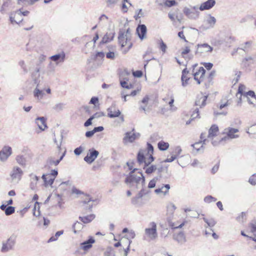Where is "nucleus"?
<instances>
[{
    "label": "nucleus",
    "instance_id": "nucleus-1",
    "mask_svg": "<svg viewBox=\"0 0 256 256\" xmlns=\"http://www.w3.org/2000/svg\"><path fill=\"white\" fill-rule=\"evenodd\" d=\"M134 162L133 161H128L124 168H128L130 172L125 180V183L130 188L136 186V188H142L144 184V178L141 172H138L137 174L134 172L138 169L134 168Z\"/></svg>",
    "mask_w": 256,
    "mask_h": 256
},
{
    "label": "nucleus",
    "instance_id": "nucleus-2",
    "mask_svg": "<svg viewBox=\"0 0 256 256\" xmlns=\"http://www.w3.org/2000/svg\"><path fill=\"white\" fill-rule=\"evenodd\" d=\"M218 128L216 125H212L208 130V134L206 139H204V144L210 142L214 146H217L221 141V139L218 136Z\"/></svg>",
    "mask_w": 256,
    "mask_h": 256
},
{
    "label": "nucleus",
    "instance_id": "nucleus-3",
    "mask_svg": "<svg viewBox=\"0 0 256 256\" xmlns=\"http://www.w3.org/2000/svg\"><path fill=\"white\" fill-rule=\"evenodd\" d=\"M153 153L154 148L150 144H148L146 148L139 150L137 160H154Z\"/></svg>",
    "mask_w": 256,
    "mask_h": 256
},
{
    "label": "nucleus",
    "instance_id": "nucleus-4",
    "mask_svg": "<svg viewBox=\"0 0 256 256\" xmlns=\"http://www.w3.org/2000/svg\"><path fill=\"white\" fill-rule=\"evenodd\" d=\"M131 38L130 33L128 30L126 32L120 31L118 36V42L122 47L127 46V50L125 52H128L132 46V43L130 42Z\"/></svg>",
    "mask_w": 256,
    "mask_h": 256
},
{
    "label": "nucleus",
    "instance_id": "nucleus-5",
    "mask_svg": "<svg viewBox=\"0 0 256 256\" xmlns=\"http://www.w3.org/2000/svg\"><path fill=\"white\" fill-rule=\"evenodd\" d=\"M158 237L157 226L154 222H151L148 224V227L144 230V238L145 239L154 240Z\"/></svg>",
    "mask_w": 256,
    "mask_h": 256
},
{
    "label": "nucleus",
    "instance_id": "nucleus-6",
    "mask_svg": "<svg viewBox=\"0 0 256 256\" xmlns=\"http://www.w3.org/2000/svg\"><path fill=\"white\" fill-rule=\"evenodd\" d=\"M199 10V8L198 6H190L184 8L183 12L189 19L196 20L200 16Z\"/></svg>",
    "mask_w": 256,
    "mask_h": 256
},
{
    "label": "nucleus",
    "instance_id": "nucleus-7",
    "mask_svg": "<svg viewBox=\"0 0 256 256\" xmlns=\"http://www.w3.org/2000/svg\"><path fill=\"white\" fill-rule=\"evenodd\" d=\"M29 12L28 10H23L22 9H19L11 13L10 17L11 23L12 24H19L22 21L23 16H28Z\"/></svg>",
    "mask_w": 256,
    "mask_h": 256
},
{
    "label": "nucleus",
    "instance_id": "nucleus-8",
    "mask_svg": "<svg viewBox=\"0 0 256 256\" xmlns=\"http://www.w3.org/2000/svg\"><path fill=\"white\" fill-rule=\"evenodd\" d=\"M170 158L166 160H176L184 158L185 159H188L189 156L188 154H183L182 150L180 146H175L171 148L170 152Z\"/></svg>",
    "mask_w": 256,
    "mask_h": 256
},
{
    "label": "nucleus",
    "instance_id": "nucleus-9",
    "mask_svg": "<svg viewBox=\"0 0 256 256\" xmlns=\"http://www.w3.org/2000/svg\"><path fill=\"white\" fill-rule=\"evenodd\" d=\"M23 171L18 166H14L11 170L10 176L11 179V182L17 184L21 180Z\"/></svg>",
    "mask_w": 256,
    "mask_h": 256
},
{
    "label": "nucleus",
    "instance_id": "nucleus-10",
    "mask_svg": "<svg viewBox=\"0 0 256 256\" xmlns=\"http://www.w3.org/2000/svg\"><path fill=\"white\" fill-rule=\"evenodd\" d=\"M238 128L228 127L224 130L223 134L225 136L221 138V140H226L229 139L236 138L239 137L238 134Z\"/></svg>",
    "mask_w": 256,
    "mask_h": 256
},
{
    "label": "nucleus",
    "instance_id": "nucleus-11",
    "mask_svg": "<svg viewBox=\"0 0 256 256\" xmlns=\"http://www.w3.org/2000/svg\"><path fill=\"white\" fill-rule=\"evenodd\" d=\"M216 18L211 14H208L204 20V24L201 28L203 30L212 28L216 24Z\"/></svg>",
    "mask_w": 256,
    "mask_h": 256
},
{
    "label": "nucleus",
    "instance_id": "nucleus-12",
    "mask_svg": "<svg viewBox=\"0 0 256 256\" xmlns=\"http://www.w3.org/2000/svg\"><path fill=\"white\" fill-rule=\"evenodd\" d=\"M213 48L208 44H198L196 54L200 56H205L212 51Z\"/></svg>",
    "mask_w": 256,
    "mask_h": 256
},
{
    "label": "nucleus",
    "instance_id": "nucleus-13",
    "mask_svg": "<svg viewBox=\"0 0 256 256\" xmlns=\"http://www.w3.org/2000/svg\"><path fill=\"white\" fill-rule=\"evenodd\" d=\"M134 130L132 132H127L126 133L124 136L123 138L124 143L126 144L128 143H132L134 142L136 139H138L140 136V134L138 132H134Z\"/></svg>",
    "mask_w": 256,
    "mask_h": 256
},
{
    "label": "nucleus",
    "instance_id": "nucleus-14",
    "mask_svg": "<svg viewBox=\"0 0 256 256\" xmlns=\"http://www.w3.org/2000/svg\"><path fill=\"white\" fill-rule=\"evenodd\" d=\"M12 153V148L8 146H4L0 150V160H6Z\"/></svg>",
    "mask_w": 256,
    "mask_h": 256
},
{
    "label": "nucleus",
    "instance_id": "nucleus-15",
    "mask_svg": "<svg viewBox=\"0 0 256 256\" xmlns=\"http://www.w3.org/2000/svg\"><path fill=\"white\" fill-rule=\"evenodd\" d=\"M206 70L203 67H200L196 72H193L194 79L198 84H200L204 80Z\"/></svg>",
    "mask_w": 256,
    "mask_h": 256
},
{
    "label": "nucleus",
    "instance_id": "nucleus-16",
    "mask_svg": "<svg viewBox=\"0 0 256 256\" xmlns=\"http://www.w3.org/2000/svg\"><path fill=\"white\" fill-rule=\"evenodd\" d=\"M140 163L144 162H145V164L146 166L144 168L146 169V172L148 174H150L155 171L156 170H158L159 172H161L164 170V168L160 166H156V165H150L149 166L150 164V161H148V163L146 162V161H138Z\"/></svg>",
    "mask_w": 256,
    "mask_h": 256
},
{
    "label": "nucleus",
    "instance_id": "nucleus-17",
    "mask_svg": "<svg viewBox=\"0 0 256 256\" xmlns=\"http://www.w3.org/2000/svg\"><path fill=\"white\" fill-rule=\"evenodd\" d=\"M14 244V240L12 238H10L6 242H3L1 252H8L12 249Z\"/></svg>",
    "mask_w": 256,
    "mask_h": 256
},
{
    "label": "nucleus",
    "instance_id": "nucleus-18",
    "mask_svg": "<svg viewBox=\"0 0 256 256\" xmlns=\"http://www.w3.org/2000/svg\"><path fill=\"white\" fill-rule=\"evenodd\" d=\"M108 116L110 118L118 117L121 114L120 111L117 108L115 104H112V106L107 110Z\"/></svg>",
    "mask_w": 256,
    "mask_h": 256
},
{
    "label": "nucleus",
    "instance_id": "nucleus-19",
    "mask_svg": "<svg viewBox=\"0 0 256 256\" xmlns=\"http://www.w3.org/2000/svg\"><path fill=\"white\" fill-rule=\"evenodd\" d=\"M50 59L56 64L64 62L66 59V54L64 51L51 56Z\"/></svg>",
    "mask_w": 256,
    "mask_h": 256
},
{
    "label": "nucleus",
    "instance_id": "nucleus-20",
    "mask_svg": "<svg viewBox=\"0 0 256 256\" xmlns=\"http://www.w3.org/2000/svg\"><path fill=\"white\" fill-rule=\"evenodd\" d=\"M216 4V0H208L200 4V6H198L199 10L200 11L209 10L212 8Z\"/></svg>",
    "mask_w": 256,
    "mask_h": 256
},
{
    "label": "nucleus",
    "instance_id": "nucleus-21",
    "mask_svg": "<svg viewBox=\"0 0 256 256\" xmlns=\"http://www.w3.org/2000/svg\"><path fill=\"white\" fill-rule=\"evenodd\" d=\"M146 27L144 24H140L136 28V33L138 36V38L141 40H143L146 38Z\"/></svg>",
    "mask_w": 256,
    "mask_h": 256
},
{
    "label": "nucleus",
    "instance_id": "nucleus-22",
    "mask_svg": "<svg viewBox=\"0 0 256 256\" xmlns=\"http://www.w3.org/2000/svg\"><path fill=\"white\" fill-rule=\"evenodd\" d=\"M34 122L40 130V132L44 131L46 128H47L46 119L43 116L37 118L35 120Z\"/></svg>",
    "mask_w": 256,
    "mask_h": 256
},
{
    "label": "nucleus",
    "instance_id": "nucleus-23",
    "mask_svg": "<svg viewBox=\"0 0 256 256\" xmlns=\"http://www.w3.org/2000/svg\"><path fill=\"white\" fill-rule=\"evenodd\" d=\"M34 83L36 84V87L34 91V97L37 98L38 100H40L43 98L44 94L42 90L38 88L40 84V81L36 78H34Z\"/></svg>",
    "mask_w": 256,
    "mask_h": 256
},
{
    "label": "nucleus",
    "instance_id": "nucleus-24",
    "mask_svg": "<svg viewBox=\"0 0 256 256\" xmlns=\"http://www.w3.org/2000/svg\"><path fill=\"white\" fill-rule=\"evenodd\" d=\"M244 96L246 98L247 101L250 104H254L256 103V96L254 92L248 91Z\"/></svg>",
    "mask_w": 256,
    "mask_h": 256
},
{
    "label": "nucleus",
    "instance_id": "nucleus-25",
    "mask_svg": "<svg viewBox=\"0 0 256 256\" xmlns=\"http://www.w3.org/2000/svg\"><path fill=\"white\" fill-rule=\"evenodd\" d=\"M94 242V239L91 236L88 240L80 244V248L84 250H87L92 247V244Z\"/></svg>",
    "mask_w": 256,
    "mask_h": 256
},
{
    "label": "nucleus",
    "instance_id": "nucleus-26",
    "mask_svg": "<svg viewBox=\"0 0 256 256\" xmlns=\"http://www.w3.org/2000/svg\"><path fill=\"white\" fill-rule=\"evenodd\" d=\"M173 238L180 244H183L186 242V238L183 232L174 234Z\"/></svg>",
    "mask_w": 256,
    "mask_h": 256
},
{
    "label": "nucleus",
    "instance_id": "nucleus-27",
    "mask_svg": "<svg viewBox=\"0 0 256 256\" xmlns=\"http://www.w3.org/2000/svg\"><path fill=\"white\" fill-rule=\"evenodd\" d=\"M207 100V96L202 94L198 95L196 101V104L200 107L204 106L206 105V102Z\"/></svg>",
    "mask_w": 256,
    "mask_h": 256
},
{
    "label": "nucleus",
    "instance_id": "nucleus-28",
    "mask_svg": "<svg viewBox=\"0 0 256 256\" xmlns=\"http://www.w3.org/2000/svg\"><path fill=\"white\" fill-rule=\"evenodd\" d=\"M188 71L186 69H184L182 72V76L181 78L182 86L186 87L189 84L190 78L188 76Z\"/></svg>",
    "mask_w": 256,
    "mask_h": 256
},
{
    "label": "nucleus",
    "instance_id": "nucleus-29",
    "mask_svg": "<svg viewBox=\"0 0 256 256\" xmlns=\"http://www.w3.org/2000/svg\"><path fill=\"white\" fill-rule=\"evenodd\" d=\"M99 152L98 151L90 149L88 155L84 158V160H94L98 157Z\"/></svg>",
    "mask_w": 256,
    "mask_h": 256
},
{
    "label": "nucleus",
    "instance_id": "nucleus-30",
    "mask_svg": "<svg viewBox=\"0 0 256 256\" xmlns=\"http://www.w3.org/2000/svg\"><path fill=\"white\" fill-rule=\"evenodd\" d=\"M170 189V185L168 184H163L161 188H159L154 190V192L156 194L162 193L164 195H166L168 194V190Z\"/></svg>",
    "mask_w": 256,
    "mask_h": 256
},
{
    "label": "nucleus",
    "instance_id": "nucleus-31",
    "mask_svg": "<svg viewBox=\"0 0 256 256\" xmlns=\"http://www.w3.org/2000/svg\"><path fill=\"white\" fill-rule=\"evenodd\" d=\"M42 178L44 181L46 186H52L55 179L52 176V175L48 174H43L42 176Z\"/></svg>",
    "mask_w": 256,
    "mask_h": 256
},
{
    "label": "nucleus",
    "instance_id": "nucleus-32",
    "mask_svg": "<svg viewBox=\"0 0 256 256\" xmlns=\"http://www.w3.org/2000/svg\"><path fill=\"white\" fill-rule=\"evenodd\" d=\"M208 143L209 142H206V144H204L203 140L202 141L196 142L192 145V146L197 152H203L204 146L208 144Z\"/></svg>",
    "mask_w": 256,
    "mask_h": 256
},
{
    "label": "nucleus",
    "instance_id": "nucleus-33",
    "mask_svg": "<svg viewBox=\"0 0 256 256\" xmlns=\"http://www.w3.org/2000/svg\"><path fill=\"white\" fill-rule=\"evenodd\" d=\"M132 5L129 0H122L121 4V10L122 12H126L129 8Z\"/></svg>",
    "mask_w": 256,
    "mask_h": 256
},
{
    "label": "nucleus",
    "instance_id": "nucleus-34",
    "mask_svg": "<svg viewBox=\"0 0 256 256\" xmlns=\"http://www.w3.org/2000/svg\"><path fill=\"white\" fill-rule=\"evenodd\" d=\"M94 170H98L102 166L101 161H86Z\"/></svg>",
    "mask_w": 256,
    "mask_h": 256
},
{
    "label": "nucleus",
    "instance_id": "nucleus-35",
    "mask_svg": "<svg viewBox=\"0 0 256 256\" xmlns=\"http://www.w3.org/2000/svg\"><path fill=\"white\" fill-rule=\"evenodd\" d=\"M163 100L170 105L171 110H176V108L174 107L173 104L174 102V98L172 95H170V96H168L167 97L164 98Z\"/></svg>",
    "mask_w": 256,
    "mask_h": 256
},
{
    "label": "nucleus",
    "instance_id": "nucleus-36",
    "mask_svg": "<svg viewBox=\"0 0 256 256\" xmlns=\"http://www.w3.org/2000/svg\"><path fill=\"white\" fill-rule=\"evenodd\" d=\"M242 62L245 66H249L254 64L256 62V56H247L244 59Z\"/></svg>",
    "mask_w": 256,
    "mask_h": 256
},
{
    "label": "nucleus",
    "instance_id": "nucleus-37",
    "mask_svg": "<svg viewBox=\"0 0 256 256\" xmlns=\"http://www.w3.org/2000/svg\"><path fill=\"white\" fill-rule=\"evenodd\" d=\"M96 200L92 199L89 196L83 201L84 207L86 209L90 210L92 207V202H94Z\"/></svg>",
    "mask_w": 256,
    "mask_h": 256
},
{
    "label": "nucleus",
    "instance_id": "nucleus-38",
    "mask_svg": "<svg viewBox=\"0 0 256 256\" xmlns=\"http://www.w3.org/2000/svg\"><path fill=\"white\" fill-rule=\"evenodd\" d=\"M120 84L122 88H126V89H130L132 88V86L131 84H128V79L127 77L122 78V76H120Z\"/></svg>",
    "mask_w": 256,
    "mask_h": 256
},
{
    "label": "nucleus",
    "instance_id": "nucleus-39",
    "mask_svg": "<svg viewBox=\"0 0 256 256\" xmlns=\"http://www.w3.org/2000/svg\"><path fill=\"white\" fill-rule=\"evenodd\" d=\"M198 116V110H196L195 112H194V114H192L191 118L189 120H186V118L188 117V114L184 113L183 116H182V120H184L186 121V125H188L190 124L192 120L194 118H196Z\"/></svg>",
    "mask_w": 256,
    "mask_h": 256
},
{
    "label": "nucleus",
    "instance_id": "nucleus-40",
    "mask_svg": "<svg viewBox=\"0 0 256 256\" xmlns=\"http://www.w3.org/2000/svg\"><path fill=\"white\" fill-rule=\"evenodd\" d=\"M30 188L32 190H34L36 188L37 182L39 179L38 177L36 176L31 174L30 175Z\"/></svg>",
    "mask_w": 256,
    "mask_h": 256
},
{
    "label": "nucleus",
    "instance_id": "nucleus-41",
    "mask_svg": "<svg viewBox=\"0 0 256 256\" xmlns=\"http://www.w3.org/2000/svg\"><path fill=\"white\" fill-rule=\"evenodd\" d=\"M170 144L164 140H160L158 143V148L161 151H166L168 150Z\"/></svg>",
    "mask_w": 256,
    "mask_h": 256
},
{
    "label": "nucleus",
    "instance_id": "nucleus-42",
    "mask_svg": "<svg viewBox=\"0 0 256 256\" xmlns=\"http://www.w3.org/2000/svg\"><path fill=\"white\" fill-rule=\"evenodd\" d=\"M95 218V215L92 214L84 216H80L79 219L84 224H88L91 222Z\"/></svg>",
    "mask_w": 256,
    "mask_h": 256
},
{
    "label": "nucleus",
    "instance_id": "nucleus-43",
    "mask_svg": "<svg viewBox=\"0 0 256 256\" xmlns=\"http://www.w3.org/2000/svg\"><path fill=\"white\" fill-rule=\"evenodd\" d=\"M250 232L252 234L254 237L249 236L250 238L256 242V222H252L250 225Z\"/></svg>",
    "mask_w": 256,
    "mask_h": 256
},
{
    "label": "nucleus",
    "instance_id": "nucleus-44",
    "mask_svg": "<svg viewBox=\"0 0 256 256\" xmlns=\"http://www.w3.org/2000/svg\"><path fill=\"white\" fill-rule=\"evenodd\" d=\"M84 228L83 224L80 222H76L72 226V229L74 234L80 232Z\"/></svg>",
    "mask_w": 256,
    "mask_h": 256
},
{
    "label": "nucleus",
    "instance_id": "nucleus-45",
    "mask_svg": "<svg viewBox=\"0 0 256 256\" xmlns=\"http://www.w3.org/2000/svg\"><path fill=\"white\" fill-rule=\"evenodd\" d=\"M38 0H17V3L19 5H32Z\"/></svg>",
    "mask_w": 256,
    "mask_h": 256
},
{
    "label": "nucleus",
    "instance_id": "nucleus-46",
    "mask_svg": "<svg viewBox=\"0 0 256 256\" xmlns=\"http://www.w3.org/2000/svg\"><path fill=\"white\" fill-rule=\"evenodd\" d=\"M246 92V87L243 84H240L238 88V92L236 94V96H244Z\"/></svg>",
    "mask_w": 256,
    "mask_h": 256
},
{
    "label": "nucleus",
    "instance_id": "nucleus-47",
    "mask_svg": "<svg viewBox=\"0 0 256 256\" xmlns=\"http://www.w3.org/2000/svg\"><path fill=\"white\" fill-rule=\"evenodd\" d=\"M98 39V34H96V36H94V38H93V40H92V41L94 42V44H92V42H87L86 44V48H87L88 46H91V47L94 46V44L96 43V40ZM84 52L86 54L88 52V50H86V48H85L84 49Z\"/></svg>",
    "mask_w": 256,
    "mask_h": 256
},
{
    "label": "nucleus",
    "instance_id": "nucleus-48",
    "mask_svg": "<svg viewBox=\"0 0 256 256\" xmlns=\"http://www.w3.org/2000/svg\"><path fill=\"white\" fill-rule=\"evenodd\" d=\"M149 100V98L148 96H146L142 100V103L144 105H140V110H144V112H146V107L147 106V104L148 103V102Z\"/></svg>",
    "mask_w": 256,
    "mask_h": 256
},
{
    "label": "nucleus",
    "instance_id": "nucleus-49",
    "mask_svg": "<svg viewBox=\"0 0 256 256\" xmlns=\"http://www.w3.org/2000/svg\"><path fill=\"white\" fill-rule=\"evenodd\" d=\"M203 220L207 224L206 226H205L206 228H207L208 226H210V228L213 227L216 223V220L213 218L208 220L206 218H204Z\"/></svg>",
    "mask_w": 256,
    "mask_h": 256
},
{
    "label": "nucleus",
    "instance_id": "nucleus-50",
    "mask_svg": "<svg viewBox=\"0 0 256 256\" xmlns=\"http://www.w3.org/2000/svg\"><path fill=\"white\" fill-rule=\"evenodd\" d=\"M30 153L22 152L18 156L16 160H26V159L30 158Z\"/></svg>",
    "mask_w": 256,
    "mask_h": 256
},
{
    "label": "nucleus",
    "instance_id": "nucleus-51",
    "mask_svg": "<svg viewBox=\"0 0 256 256\" xmlns=\"http://www.w3.org/2000/svg\"><path fill=\"white\" fill-rule=\"evenodd\" d=\"M64 234V230H60L57 232L55 235L52 236L48 240V242L56 241L58 238Z\"/></svg>",
    "mask_w": 256,
    "mask_h": 256
},
{
    "label": "nucleus",
    "instance_id": "nucleus-52",
    "mask_svg": "<svg viewBox=\"0 0 256 256\" xmlns=\"http://www.w3.org/2000/svg\"><path fill=\"white\" fill-rule=\"evenodd\" d=\"M132 204L136 206H142V202H141V200L138 199L136 196H134L132 199Z\"/></svg>",
    "mask_w": 256,
    "mask_h": 256
},
{
    "label": "nucleus",
    "instance_id": "nucleus-53",
    "mask_svg": "<svg viewBox=\"0 0 256 256\" xmlns=\"http://www.w3.org/2000/svg\"><path fill=\"white\" fill-rule=\"evenodd\" d=\"M6 210L4 212L6 215V216H10L12 214L15 212V208L14 206H8L6 208H5Z\"/></svg>",
    "mask_w": 256,
    "mask_h": 256
},
{
    "label": "nucleus",
    "instance_id": "nucleus-54",
    "mask_svg": "<svg viewBox=\"0 0 256 256\" xmlns=\"http://www.w3.org/2000/svg\"><path fill=\"white\" fill-rule=\"evenodd\" d=\"M64 107V104L63 103H58L56 104L54 107L53 109L56 112H60L62 110Z\"/></svg>",
    "mask_w": 256,
    "mask_h": 256
},
{
    "label": "nucleus",
    "instance_id": "nucleus-55",
    "mask_svg": "<svg viewBox=\"0 0 256 256\" xmlns=\"http://www.w3.org/2000/svg\"><path fill=\"white\" fill-rule=\"evenodd\" d=\"M176 209V206L170 203L167 206V210L170 214H172Z\"/></svg>",
    "mask_w": 256,
    "mask_h": 256
},
{
    "label": "nucleus",
    "instance_id": "nucleus-56",
    "mask_svg": "<svg viewBox=\"0 0 256 256\" xmlns=\"http://www.w3.org/2000/svg\"><path fill=\"white\" fill-rule=\"evenodd\" d=\"M164 4L166 6L171 7L176 4L174 0H164Z\"/></svg>",
    "mask_w": 256,
    "mask_h": 256
},
{
    "label": "nucleus",
    "instance_id": "nucleus-57",
    "mask_svg": "<svg viewBox=\"0 0 256 256\" xmlns=\"http://www.w3.org/2000/svg\"><path fill=\"white\" fill-rule=\"evenodd\" d=\"M216 200V198L212 196H208L204 198V201L206 203H210L211 202H214Z\"/></svg>",
    "mask_w": 256,
    "mask_h": 256
},
{
    "label": "nucleus",
    "instance_id": "nucleus-58",
    "mask_svg": "<svg viewBox=\"0 0 256 256\" xmlns=\"http://www.w3.org/2000/svg\"><path fill=\"white\" fill-rule=\"evenodd\" d=\"M118 2V0H106V4L108 6L113 8Z\"/></svg>",
    "mask_w": 256,
    "mask_h": 256
},
{
    "label": "nucleus",
    "instance_id": "nucleus-59",
    "mask_svg": "<svg viewBox=\"0 0 256 256\" xmlns=\"http://www.w3.org/2000/svg\"><path fill=\"white\" fill-rule=\"evenodd\" d=\"M84 150V148L82 146H80L78 148H76L74 150V153L76 155L79 156L82 153V152Z\"/></svg>",
    "mask_w": 256,
    "mask_h": 256
},
{
    "label": "nucleus",
    "instance_id": "nucleus-60",
    "mask_svg": "<svg viewBox=\"0 0 256 256\" xmlns=\"http://www.w3.org/2000/svg\"><path fill=\"white\" fill-rule=\"evenodd\" d=\"M144 16V13L142 12V9H138L136 10V15L134 16V18L136 20H138V18H140L142 16Z\"/></svg>",
    "mask_w": 256,
    "mask_h": 256
},
{
    "label": "nucleus",
    "instance_id": "nucleus-61",
    "mask_svg": "<svg viewBox=\"0 0 256 256\" xmlns=\"http://www.w3.org/2000/svg\"><path fill=\"white\" fill-rule=\"evenodd\" d=\"M158 178H156L152 180L148 184V187L150 188H154L156 185V182Z\"/></svg>",
    "mask_w": 256,
    "mask_h": 256
},
{
    "label": "nucleus",
    "instance_id": "nucleus-62",
    "mask_svg": "<svg viewBox=\"0 0 256 256\" xmlns=\"http://www.w3.org/2000/svg\"><path fill=\"white\" fill-rule=\"evenodd\" d=\"M112 38H110V35L108 34H105L101 41V43L105 44L109 42Z\"/></svg>",
    "mask_w": 256,
    "mask_h": 256
},
{
    "label": "nucleus",
    "instance_id": "nucleus-63",
    "mask_svg": "<svg viewBox=\"0 0 256 256\" xmlns=\"http://www.w3.org/2000/svg\"><path fill=\"white\" fill-rule=\"evenodd\" d=\"M251 44L252 42H246L244 44L241 45L240 49L243 50H247V49L251 46Z\"/></svg>",
    "mask_w": 256,
    "mask_h": 256
},
{
    "label": "nucleus",
    "instance_id": "nucleus-64",
    "mask_svg": "<svg viewBox=\"0 0 256 256\" xmlns=\"http://www.w3.org/2000/svg\"><path fill=\"white\" fill-rule=\"evenodd\" d=\"M249 182L252 185H255L256 184V174H254L250 177L249 178Z\"/></svg>",
    "mask_w": 256,
    "mask_h": 256
}]
</instances>
